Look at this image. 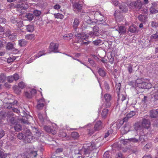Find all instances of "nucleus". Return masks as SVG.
<instances>
[{
    "label": "nucleus",
    "instance_id": "obj_1",
    "mask_svg": "<svg viewBox=\"0 0 158 158\" xmlns=\"http://www.w3.org/2000/svg\"><path fill=\"white\" fill-rule=\"evenodd\" d=\"M96 148V146L94 143L92 142L90 143L84 144L82 148L81 151L85 155L88 157L91 151Z\"/></svg>",
    "mask_w": 158,
    "mask_h": 158
},
{
    "label": "nucleus",
    "instance_id": "obj_2",
    "mask_svg": "<svg viewBox=\"0 0 158 158\" xmlns=\"http://www.w3.org/2000/svg\"><path fill=\"white\" fill-rule=\"evenodd\" d=\"M142 5V2L138 0L131 1L128 5V6L130 9L137 11L141 9Z\"/></svg>",
    "mask_w": 158,
    "mask_h": 158
},
{
    "label": "nucleus",
    "instance_id": "obj_3",
    "mask_svg": "<svg viewBox=\"0 0 158 158\" xmlns=\"http://www.w3.org/2000/svg\"><path fill=\"white\" fill-rule=\"evenodd\" d=\"M29 112H26L24 111L22 112L23 118L21 119L22 123L24 124H29L31 123L30 120L32 119V117L29 114Z\"/></svg>",
    "mask_w": 158,
    "mask_h": 158
},
{
    "label": "nucleus",
    "instance_id": "obj_4",
    "mask_svg": "<svg viewBox=\"0 0 158 158\" xmlns=\"http://www.w3.org/2000/svg\"><path fill=\"white\" fill-rule=\"evenodd\" d=\"M76 36L78 40L77 41V43H80V44L82 45V43L84 40H87L88 38L90 36L89 35V33L85 35L82 33L77 34L76 35Z\"/></svg>",
    "mask_w": 158,
    "mask_h": 158
},
{
    "label": "nucleus",
    "instance_id": "obj_5",
    "mask_svg": "<svg viewBox=\"0 0 158 158\" xmlns=\"http://www.w3.org/2000/svg\"><path fill=\"white\" fill-rule=\"evenodd\" d=\"M140 80H138L136 81V88L142 89H148L151 86L150 84L145 81H141Z\"/></svg>",
    "mask_w": 158,
    "mask_h": 158
},
{
    "label": "nucleus",
    "instance_id": "obj_6",
    "mask_svg": "<svg viewBox=\"0 0 158 158\" xmlns=\"http://www.w3.org/2000/svg\"><path fill=\"white\" fill-rule=\"evenodd\" d=\"M11 22L15 24L19 27H21L24 26L23 21L14 17H12L10 19Z\"/></svg>",
    "mask_w": 158,
    "mask_h": 158
},
{
    "label": "nucleus",
    "instance_id": "obj_7",
    "mask_svg": "<svg viewBox=\"0 0 158 158\" xmlns=\"http://www.w3.org/2000/svg\"><path fill=\"white\" fill-rule=\"evenodd\" d=\"M95 19L96 20L95 23H99L102 22L105 19V18L103 15L99 11L96 12L94 15ZM100 24L101 23H98Z\"/></svg>",
    "mask_w": 158,
    "mask_h": 158
},
{
    "label": "nucleus",
    "instance_id": "obj_8",
    "mask_svg": "<svg viewBox=\"0 0 158 158\" xmlns=\"http://www.w3.org/2000/svg\"><path fill=\"white\" fill-rule=\"evenodd\" d=\"M24 135L26 137V142L28 143L31 142V141L33 139V136L31 135L32 134L30 130L26 128L24 129Z\"/></svg>",
    "mask_w": 158,
    "mask_h": 158
},
{
    "label": "nucleus",
    "instance_id": "obj_9",
    "mask_svg": "<svg viewBox=\"0 0 158 158\" xmlns=\"http://www.w3.org/2000/svg\"><path fill=\"white\" fill-rule=\"evenodd\" d=\"M99 28L97 26H94L93 28L92 31L89 32L90 37L94 38L99 35Z\"/></svg>",
    "mask_w": 158,
    "mask_h": 158
},
{
    "label": "nucleus",
    "instance_id": "obj_10",
    "mask_svg": "<svg viewBox=\"0 0 158 158\" xmlns=\"http://www.w3.org/2000/svg\"><path fill=\"white\" fill-rule=\"evenodd\" d=\"M143 128L141 122H138L135 124L134 127L135 130L131 131L130 133L136 135L135 134L136 133V131L142 130Z\"/></svg>",
    "mask_w": 158,
    "mask_h": 158
},
{
    "label": "nucleus",
    "instance_id": "obj_11",
    "mask_svg": "<svg viewBox=\"0 0 158 158\" xmlns=\"http://www.w3.org/2000/svg\"><path fill=\"white\" fill-rule=\"evenodd\" d=\"M151 95L152 100L154 101L158 100V83L155 85L154 89L153 90V93Z\"/></svg>",
    "mask_w": 158,
    "mask_h": 158
},
{
    "label": "nucleus",
    "instance_id": "obj_12",
    "mask_svg": "<svg viewBox=\"0 0 158 158\" xmlns=\"http://www.w3.org/2000/svg\"><path fill=\"white\" fill-rule=\"evenodd\" d=\"M131 127V124L129 123H126L121 128V131L122 134H125L130 130Z\"/></svg>",
    "mask_w": 158,
    "mask_h": 158
},
{
    "label": "nucleus",
    "instance_id": "obj_13",
    "mask_svg": "<svg viewBox=\"0 0 158 158\" xmlns=\"http://www.w3.org/2000/svg\"><path fill=\"white\" fill-rule=\"evenodd\" d=\"M58 44L52 42L51 43L49 46L50 51L54 52H58Z\"/></svg>",
    "mask_w": 158,
    "mask_h": 158
},
{
    "label": "nucleus",
    "instance_id": "obj_14",
    "mask_svg": "<svg viewBox=\"0 0 158 158\" xmlns=\"http://www.w3.org/2000/svg\"><path fill=\"white\" fill-rule=\"evenodd\" d=\"M45 130L48 133H51L52 134H55L56 133V131L55 129L52 127L45 126L44 127Z\"/></svg>",
    "mask_w": 158,
    "mask_h": 158
},
{
    "label": "nucleus",
    "instance_id": "obj_15",
    "mask_svg": "<svg viewBox=\"0 0 158 158\" xmlns=\"http://www.w3.org/2000/svg\"><path fill=\"white\" fill-rule=\"evenodd\" d=\"M19 78V75L17 73L15 74L13 76H8L7 77V80L9 83L12 82L14 80L17 81Z\"/></svg>",
    "mask_w": 158,
    "mask_h": 158
},
{
    "label": "nucleus",
    "instance_id": "obj_16",
    "mask_svg": "<svg viewBox=\"0 0 158 158\" xmlns=\"http://www.w3.org/2000/svg\"><path fill=\"white\" fill-rule=\"evenodd\" d=\"M104 98L106 100V107H109L110 106V101L111 99V96L108 94H105L104 96Z\"/></svg>",
    "mask_w": 158,
    "mask_h": 158
},
{
    "label": "nucleus",
    "instance_id": "obj_17",
    "mask_svg": "<svg viewBox=\"0 0 158 158\" xmlns=\"http://www.w3.org/2000/svg\"><path fill=\"white\" fill-rule=\"evenodd\" d=\"M118 98L117 101L118 104L117 105V106L120 104L121 103L125 102V101L126 99V98L125 95L118 94Z\"/></svg>",
    "mask_w": 158,
    "mask_h": 158
},
{
    "label": "nucleus",
    "instance_id": "obj_18",
    "mask_svg": "<svg viewBox=\"0 0 158 158\" xmlns=\"http://www.w3.org/2000/svg\"><path fill=\"white\" fill-rule=\"evenodd\" d=\"M6 36L8 37V38L10 40H13L15 39L16 35L15 33H11L10 30L7 31L5 33Z\"/></svg>",
    "mask_w": 158,
    "mask_h": 158
},
{
    "label": "nucleus",
    "instance_id": "obj_19",
    "mask_svg": "<svg viewBox=\"0 0 158 158\" xmlns=\"http://www.w3.org/2000/svg\"><path fill=\"white\" fill-rule=\"evenodd\" d=\"M143 128L148 129L150 126V122L149 120L145 118L143 119V121L141 122Z\"/></svg>",
    "mask_w": 158,
    "mask_h": 158
},
{
    "label": "nucleus",
    "instance_id": "obj_20",
    "mask_svg": "<svg viewBox=\"0 0 158 158\" xmlns=\"http://www.w3.org/2000/svg\"><path fill=\"white\" fill-rule=\"evenodd\" d=\"M45 101L43 98H41L38 101L37 108L38 110L42 109L44 106Z\"/></svg>",
    "mask_w": 158,
    "mask_h": 158
},
{
    "label": "nucleus",
    "instance_id": "obj_21",
    "mask_svg": "<svg viewBox=\"0 0 158 158\" xmlns=\"http://www.w3.org/2000/svg\"><path fill=\"white\" fill-rule=\"evenodd\" d=\"M82 8V6L78 3L76 2L73 5V10L75 12L80 11Z\"/></svg>",
    "mask_w": 158,
    "mask_h": 158
},
{
    "label": "nucleus",
    "instance_id": "obj_22",
    "mask_svg": "<svg viewBox=\"0 0 158 158\" xmlns=\"http://www.w3.org/2000/svg\"><path fill=\"white\" fill-rule=\"evenodd\" d=\"M103 127L102 122L101 121H97L94 126V129L95 131H98L101 130Z\"/></svg>",
    "mask_w": 158,
    "mask_h": 158
},
{
    "label": "nucleus",
    "instance_id": "obj_23",
    "mask_svg": "<svg viewBox=\"0 0 158 158\" xmlns=\"http://www.w3.org/2000/svg\"><path fill=\"white\" fill-rule=\"evenodd\" d=\"M120 13H118V11L116 10L114 14V16L116 18L117 20H118L119 21H121L123 20V15H120Z\"/></svg>",
    "mask_w": 158,
    "mask_h": 158
},
{
    "label": "nucleus",
    "instance_id": "obj_24",
    "mask_svg": "<svg viewBox=\"0 0 158 158\" xmlns=\"http://www.w3.org/2000/svg\"><path fill=\"white\" fill-rule=\"evenodd\" d=\"M17 6L18 8H20L21 10H26L28 7V5L27 3H23L19 4L17 5Z\"/></svg>",
    "mask_w": 158,
    "mask_h": 158
},
{
    "label": "nucleus",
    "instance_id": "obj_25",
    "mask_svg": "<svg viewBox=\"0 0 158 158\" xmlns=\"http://www.w3.org/2000/svg\"><path fill=\"white\" fill-rule=\"evenodd\" d=\"M158 114V111L157 110H152L150 111V117L151 118H155Z\"/></svg>",
    "mask_w": 158,
    "mask_h": 158
},
{
    "label": "nucleus",
    "instance_id": "obj_26",
    "mask_svg": "<svg viewBox=\"0 0 158 158\" xmlns=\"http://www.w3.org/2000/svg\"><path fill=\"white\" fill-rule=\"evenodd\" d=\"M17 102H18L17 101H14L12 103H6V108L8 109H12V108H13L12 106L15 105V104H16Z\"/></svg>",
    "mask_w": 158,
    "mask_h": 158
},
{
    "label": "nucleus",
    "instance_id": "obj_27",
    "mask_svg": "<svg viewBox=\"0 0 158 158\" xmlns=\"http://www.w3.org/2000/svg\"><path fill=\"white\" fill-rule=\"evenodd\" d=\"M38 115L40 120L42 123H43L44 121V120L47 119L46 114L43 115L41 113H39Z\"/></svg>",
    "mask_w": 158,
    "mask_h": 158
},
{
    "label": "nucleus",
    "instance_id": "obj_28",
    "mask_svg": "<svg viewBox=\"0 0 158 158\" xmlns=\"http://www.w3.org/2000/svg\"><path fill=\"white\" fill-rule=\"evenodd\" d=\"M79 23V19L77 18H75L73 23V27L74 29H76Z\"/></svg>",
    "mask_w": 158,
    "mask_h": 158
},
{
    "label": "nucleus",
    "instance_id": "obj_29",
    "mask_svg": "<svg viewBox=\"0 0 158 158\" xmlns=\"http://www.w3.org/2000/svg\"><path fill=\"white\" fill-rule=\"evenodd\" d=\"M117 30L118 31V32L121 34H122L125 33L126 32V30L124 27L123 26H120L118 27Z\"/></svg>",
    "mask_w": 158,
    "mask_h": 158
},
{
    "label": "nucleus",
    "instance_id": "obj_30",
    "mask_svg": "<svg viewBox=\"0 0 158 158\" xmlns=\"http://www.w3.org/2000/svg\"><path fill=\"white\" fill-rule=\"evenodd\" d=\"M147 16L144 15H140L138 17V19L141 22H145L147 20Z\"/></svg>",
    "mask_w": 158,
    "mask_h": 158
},
{
    "label": "nucleus",
    "instance_id": "obj_31",
    "mask_svg": "<svg viewBox=\"0 0 158 158\" xmlns=\"http://www.w3.org/2000/svg\"><path fill=\"white\" fill-rule=\"evenodd\" d=\"M45 54L44 51H40L37 54L35 55L33 57H32L31 59L32 60H35L36 58H39Z\"/></svg>",
    "mask_w": 158,
    "mask_h": 158
},
{
    "label": "nucleus",
    "instance_id": "obj_32",
    "mask_svg": "<svg viewBox=\"0 0 158 158\" xmlns=\"http://www.w3.org/2000/svg\"><path fill=\"white\" fill-rule=\"evenodd\" d=\"M26 27V30L28 32H31L34 30V27L33 25H29Z\"/></svg>",
    "mask_w": 158,
    "mask_h": 158
},
{
    "label": "nucleus",
    "instance_id": "obj_33",
    "mask_svg": "<svg viewBox=\"0 0 158 158\" xmlns=\"http://www.w3.org/2000/svg\"><path fill=\"white\" fill-rule=\"evenodd\" d=\"M129 30L130 32L134 33L137 30V27L134 25H131L129 27Z\"/></svg>",
    "mask_w": 158,
    "mask_h": 158
},
{
    "label": "nucleus",
    "instance_id": "obj_34",
    "mask_svg": "<svg viewBox=\"0 0 158 158\" xmlns=\"http://www.w3.org/2000/svg\"><path fill=\"white\" fill-rule=\"evenodd\" d=\"M119 8L123 12H126L128 10V8L123 4L119 5Z\"/></svg>",
    "mask_w": 158,
    "mask_h": 158
},
{
    "label": "nucleus",
    "instance_id": "obj_35",
    "mask_svg": "<svg viewBox=\"0 0 158 158\" xmlns=\"http://www.w3.org/2000/svg\"><path fill=\"white\" fill-rule=\"evenodd\" d=\"M25 17L27 18L28 20L30 21L33 19L34 18V16L32 14L28 13L26 14Z\"/></svg>",
    "mask_w": 158,
    "mask_h": 158
},
{
    "label": "nucleus",
    "instance_id": "obj_36",
    "mask_svg": "<svg viewBox=\"0 0 158 158\" xmlns=\"http://www.w3.org/2000/svg\"><path fill=\"white\" fill-rule=\"evenodd\" d=\"M27 44V42L25 40L22 39L19 40V44L21 47L24 46Z\"/></svg>",
    "mask_w": 158,
    "mask_h": 158
},
{
    "label": "nucleus",
    "instance_id": "obj_37",
    "mask_svg": "<svg viewBox=\"0 0 158 158\" xmlns=\"http://www.w3.org/2000/svg\"><path fill=\"white\" fill-rule=\"evenodd\" d=\"M6 48L8 50H12L14 48V45L13 44L10 42L8 43L6 46Z\"/></svg>",
    "mask_w": 158,
    "mask_h": 158
},
{
    "label": "nucleus",
    "instance_id": "obj_38",
    "mask_svg": "<svg viewBox=\"0 0 158 158\" xmlns=\"http://www.w3.org/2000/svg\"><path fill=\"white\" fill-rule=\"evenodd\" d=\"M98 72L99 75L102 77H104L106 75V72L102 69H99L98 71Z\"/></svg>",
    "mask_w": 158,
    "mask_h": 158
},
{
    "label": "nucleus",
    "instance_id": "obj_39",
    "mask_svg": "<svg viewBox=\"0 0 158 158\" xmlns=\"http://www.w3.org/2000/svg\"><path fill=\"white\" fill-rule=\"evenodd\" d=\"M71 136L75 139H77L79 136L78 133L77 132H73L71 133Z\"/></svg>",
    "mask_w": 158,
    "mask_h": 158
},
{
    "label": "nucleus",
    "instance_id": "obj_40",
    "mask_svg": "<svg viewBox=\"0 0 158 158\" xmlns=\"http://www.w3.org/2000/svg\"><path fill=\"white\" fill-rule=\"evenodd\" d=\"M150 12L152 14H156L158 13V10L156 9L153 6H151L150 8Z\"/></svg>",
    "mask_w": 158,
    "mask_h": 158
},
{
    "label": "nucleus",
    "instance_id": "obj_41",
    "mask_svg": "<svg viewBox=\"0 0 158 158\" xmlns=\"http://www.w3.org/2000/svg\"><path fill=\"white\" fill-rule=\"evenodd\" d=\"M29 155L32 158H35L37 155V151H31L29 153Z\"/></svg>",
    "mask_w": 158,
    "mask_h": 158
},
{
    "label": "nucleus",
    "instance_id": "obj_42",
    "mask_svg": "<svg viewBox=\"0 0 158 158\" xmlns=\"http://www.w3.org/2000/svg\"><path fill=\"white\" fill-rule=\"evenodd\" d=\"M17 137L19 139H23L26 142V137L25 135L24 134H23L22 133H21L18 135Z\"/></svg>",
    "mask_w": 158,
    "mask_h": 158
},
{
    "label": "nucleus",
    "instance_id": "obj_43",
    "mask_svg": "<svg viewBox=\"0 0 158 158\" xmlns=\"http://www.w3.org/2000/svg\"><path fill=\"white\" fill-rule=\"evenodd\" d=\"M14 129L17 131H19L22 129V127L19 124H16L14 127Z\"/></svg>",
    "mask_w": 158,
    "mask_h": 158
},
{
    "label": "nucleus",
    "instance_id": "obj_44",
    "mask_svg": "<svg viewBox=\"0 0 158 158\" xmlns=\"http://www.w3.org/2000/svg\"><path fill=\"white\" fill-rule=\"evenodd\" d=\"M150 38L151 40L157 39V40H158V30L156 31L155 34L151 35Z\"/></svg>",
    "mask_w": 158,
    "mask_h": 158
},
{
    "label": "nucleus",
    "instance_id": "obj_45",
    "mask_svg": "<svg viewBox=\"0 0 158 158\" xmlns=\"http://www.w3.org/2000/svg\"><path fill=\"white\" fill-rule=\"evenodd\" d=\"M108 111V110L106 109H105L103 110L101 114L103 117L105 118L107 116Z\"/></svg>",
    "mask_w": 158,
    "mask_h": 158
},
{
    "label": "nucleus",
    "instance_id": "obj_46",
    "mask_svg": "<svg viewBox=\"0 0 158 158\" xmlns=\"http://www.w3.org/2000/svg\"><path fill=\"white\" fill-rule=\"evenodd\" d=\"M6 79V76L3 73H2L0 75V82H3Z\"/></svg>",
    "mask_w": 158,
    "mask_h": 158
},
{
    "label": "nucleus",
    "instance_id": "obj_47",
    "mask_svg": "<svg viewBox=\"0 0 158 158\" xmlns=\"http://www.w3.org/2000/svg\"><path fill=\"white\" fill-rule=\"evenodd\" d=\"M127 70L129 74H131L133 72L132 66L131 64H129L127 67Z\"/></svg>",
    "mask_w": 158,
    "mask_h": 158
},
{
    "label": "nucleus",
    "instance_id": "obj_48",
    "mask_svg": "<svg viewBox=\"0 0 158 158\" xmlns=\"http://www.w3.org/2000/svg\"><path fill=\"white\" fill-rule=\"evenodd\" d=\"M121 85V84L120 83H118L116 85L115 88L118 94H119Z\"/></svg>",
    "mask_w": 158,
    "mask_h": 158
},
{
    "label": "nucleus",
    "instance_id": "obj_49",
    "mask_svg": "<svg viewBox=\"0 0 158 158\" xmlns=\"http://www.w3.org/2000/svg\"><path fill=\"white\" fill-rule=\"evenodd\" d=\"M102 42L101 40H97L92 42V43L94 44L95 45L97 46L99 45L100 44H101Z\"/></svg>",
    "mask_w": 158,
    "mask_h": 158
},
{
    "label": "nucleus",
    "instance_id": "obj_50",
    "mask_svg": "<svg viewBox=\"0 0 158 158\" xmlns=\"http://www.w3.org/2000/svg\"><path fill=\"white\" fill-rule=\"evenodd\" d=\"M13 115V114L10 112H5L3 113L2 115L4 117L7 116V117H10Z\"/></svg>",
    "mask_w": 158,
    "mask_h": 158
},
{
    "label": "nucleus",
    "instance_id": "obj_51",
    "mask_svg": "<svg viewBox=\"0 0 158 158\" xmlns=\"http://www.w3.org/2000/svg\"><path fill=\"white\" fill-rule=\"evenodd\" d=\"M128 84L132 87L136 88V82H135L133 81H131L128 82Z\"/></svg>",
    "mask_w": 158,
    "mask_h": 158
},
{
    "label": "nucleus",
    "instance_id": "obj_52",
    "mask_svg": "<svg viewBox=\"0 0 158 158\" xmlns=\"http://www.w3.org/2000/svg\"><path fill=\"white\" fill-rule=\"evenodd\" d=\"M146 137L145 135H142L139 136L138 139V140H139V142L140 141L143 142L144 141Z\"/></svg>",
    "mask_w": 158,
    "mask_h": 158
},
{
    "label": "nucleus",
    "instance_id": "obj_53",
    "mask_svg": "<svg viewBox=\"0 0 158 158\" xmlns=\"http://www.w3.org/2000/svg\"><path fill=\"white\" fill-rule=\"evenodd\" d=\"M54 16L55 18L62 19L63 18V15L60 14L58 13L57 14H54Z\"/></svg>",
    "mask_w": 158,
    "mask_h": 158
},
{
    "label": "nucleus",
    "instance_id": "obj_54",
    "mask_svg": "<svg viewBox=\"0 0 158 158\" xmlns=\"http://www.w3.org/2000/svg\"><path fill=\"white\" fill-rule=\"evenodd\" d=\"M88 61L93 67H95L96 64L95 61L90 58H88Z\"/></svg>",
    "mask_w": 158,
    "mask_h": 158
},
{
    "label": "nucleus",
    "instance_id": "obj_55",
    "mask_svg": "<svg viewBox=\"0 0 158 158\" xmlns=\"http://www.w3.org/2000/svg\"><path fill=\"white\" fill-rule=\"evenodd\" d=\"M41 13V11L37 10H35L33 11L34 15L36 16H39Z\"/></svg>",
    "mask_w": 158,
    "mask_h": 158
},
{
    "label": "nucleus",
    "instance_id": "obj_56",
    "mask_svg": "<svg viewBox=\"0 0 158 158\" xmlns=\"http://www.w3.org/2000/svg\"><path fill=\"white\" fill-rule=\"evenodd\" d=\"M135 112L134 111H131L130 112L127 114V115L128 117L129 118H130L132 117L133 116L135 115Z\"/></svg>",
    "mask_w": 158,
    "mask_h": 158
},
{
    "label": "nucleus",
    "instance_id": "obj_57",
    "mask_svg": "<svg viewBox=\"0 0 158 158\" xmlns=\"http://www.w3.org/2000/svg\"><path fill=\"white\" fill-rule=\"evenodd\" d=\"M102 158H112L108 152H106L104 154Z\"/></svg>",
    "mask_w": 158,
    "mask_h": 158
},
{
    "label": "nucleus",
    "instance_id": "obj_58",
    "mask_svg": "<svg viewBox=\"0 0 158 158\" xmlns=\"http://www.w3.org/2000/svg\"><path fill=\"white\" fill-rule=\"evenodd\" d=\"M6 22V19L3 17L0 16V23L5 24Z\"/></svg>",
    "mask_w": 158,
    "mask_h": 158
},
{
    "label": "nucleus",
    "instance_id": "obj_59",
    "mask_svg": "<svg viewBox=\"0 0 158 158\" xmlns=\"http://www.w3.org/2000/svg\"><path fill=\"white\" fill-rule=\"evenodd\" d=\"M15 59H16L15 57V56H12V57H11L10 58H9L7 59V61L8 63H10L11 62H13Z\"/></svg>",
    "mask_w": 158,
    "mask_h": 158
},
{
    "label": "nucleus",
    "instance_id": "obj_60",
    "mask_svg": "<svg viewBox=\"0 0 158 158\" xmlns=\"http://www.w3.org/2000/svg\"><path fill=\"white\" fill-rule=\"evenodd\" d=\"M151 26L153 28H156L158 26V23L154 21H152L151 22Z\"/></svg>",
    "mask_w": 158,
    "mask_h": 158
},
{
    "label": "nucleus",
    "instance_id": "obj_61",
    "mask_svg": "<svg viewBox=\"0 0 158 158\" xmlns=\"http://www.w3.org/2000/svg\"><path fill=\"white\" fill-rule=\"evenodd\" d=\"M63 37L65 39L69 40L72 38V35L71 34H70V35L69 34L66 35H64Z\"/></svg>",
    "mask_w": 158,
    "mask_h": 158
},
{
    "label": "nucleus",
    "instance_id": "obj_62",
    "mask_svg": "<svg viewBox=\"0 0 158 158\" xmlns=\"http://www.w3.org/2000/svg\"><path fill=\"white\" fill-rule=\"evenodd\" d=\"M25 95L26 97L29 98H30L32 97V95L30 92H26L25 93Z\"/></svg>",
    "mask_w": 158,
    "mask_h": 158
},
{
    "label": "nucleus",
    "instance_id": "obj_63",
    "mask_svg": "<svg viewBox=\"0 0 158 158\" xmlns=\"http://www.w3.org/2000/svg\"><path fill=\"white\" fill-rule=\"evenodd\" d=\"M104 87L107 91H109L110 89L109 84L106 82H105L104 83Z\"/></svg>",
    "mask_w": 158,
    "mask_h": 158
},
{
    "label": "nucleus",
    "instance_id": "obj_64",
    "mask_svg": "<svg viewBox=\"0 0 158 158\" xmlns=\"http://www.w3.org/2000/svg\"><path fill=\"white\" fill-rule=\"evenodd\" d=\"M152 144L151 143H147L144 147V148L146 149H148L150 148H151L152 146Z\"/></svg>",
    "mask_w": 158,
    "mask_h": 158
}]
</instances>
